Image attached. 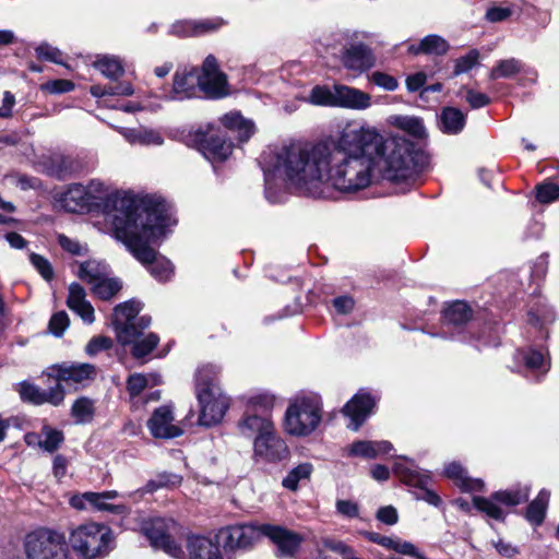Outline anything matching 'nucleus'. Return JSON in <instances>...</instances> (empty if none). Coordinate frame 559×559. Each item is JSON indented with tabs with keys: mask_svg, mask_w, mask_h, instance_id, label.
Returning a JSON list of instances; mask_svg holds the SVG:
<instances>
[{
	"mask_svg": "<svg viewBox=\"0 0 559 559\" xmlns=\"http://www.w3.org/2000/svg\"><path fill=\"white\" fill-rule=\"evenodd\" d=\"M381 133L348 123L336 142L284 146L275 168L298 186L325 183L341 193H355L370 186L377 167L376 154L383 148Z\"/></svg>",
	"mask_w": 559,
	"mask_h": 559,
	"instance_id": "obj_1",
	"label": "nucleus"
},
{
	"mask_svg": "<svg viewBox=\"0 0 559 559\" xmlns=\"http://www.w3.org/2000/svg\"><path fill=\"white\" fill-rule=\"evenodd\" d=\"M117 223L116 239L126 246L155 280L162 283L169 281L174 266L168 259L157 258V251L153 248L159 245L171 225L169 204L160 197L146 194L141 210L131 219L127 217Z\"/></svg>",
	"mask_w": 559,
	"mask_h": 559,
	"instance_id": "obj_2",
	"label": "nucleus"
},
{
	"mask_svg": "<svg viewBox=\"0 0 559 559\" xmlns=\"http://www.w3.org/2000/svg\"><path fill=\"white\" fill-rule=\"evenodd\" d=\"M440 324L451 340L477 349L501 344V324L487 309L464 299L448 300L440 310Z\"/></svg>",
	"mask_w": 559,
	"mask_h": 559,
	"instance_id": "obj_3",
	"label": "nucleus"
},
{
	"mask_svg": "<svg viewBox=\"0 0 559 559\" xmlns=\"http://www.w3.org/2000/svg\"><path fill=\"white\" fill-rule=\"evenodd\" d=\"M57 201L68 213L102 212L110 214L115 212L111 225L116 237L117 222L127 217L131 219L141 210L145 195L136 197L128 192L121 195L119 192H114L105 198H98L90 193L83 185L72 183L64 192L59 194Z\"/></svg>",
	"mask_w": 559,
	"mask_h": 559,
	"instance_id": "obj_4",
	"label": "nucleus"
},
{
	"mask_svg": "<svg viewBox=\"0 0 559 559\" xmlns=\"http://www.w3.org/2000/svg\"><path fill=\"white\" fill-rule=\"evenodd\" d=\"M381 140L384 146L382 153L376 156L384 157L383 178L395 185H413L429 165L426 143L415 142L406 136H392L385 140L382 134Z\"/></svg>",
	"mask_w": 559,
	"mask_h": 559,
	"instance_id": "obj_5",
	"label": "nucleus"
},
{
	"mask_svg": "<svg viewBox=\"0 0 559 559\" xmlns=\"http://www.w3.org/2000/svg\"><path fill=\"white\" fill-rule=\"evenodd\" d=\"M323 402L318 394H304L290 400L283 419L284 431L297 438L309 437L319 427Z\"/></svg>",
	"mask_w": 559,
	"mask_h": 559,
	"instance_id": "obj_6",
	"label": "nucleus"
},
{
	"mask_svg": "<svg viewBox=\"0 0 559 559\" xmlns=\"http://www.w3.org/2000/svg\"><path fill=\"white\" fill-rule=\"evenodd\" d=\"M195 394L200 405L199 424L212 427L222 421L229 408V399L216 389V378L205 368L195 374Z\"/></svg>",
	"mask_w": 559,
	"mask_h": 559,
	"instance_id": "obj_7",
	"label": "nucleus"
},
{
	"mask_svg": "<svg viewBox=\"0 0 559 559\" xmlns=\"http://www.w3.org/2000/svg\"><path fill=\"white\" fill-rule=\"evenodd\" d=\"M186 144L199 151L213 163L225 162L235 148L233 138L219 126L209 122L195 130H190L185 136Z\"/></svg>",
	"mask_w": 559,
	"mask_h": 559,
	"instance_id": "obj_8",
	"label": "nucleus"
},
{
	"mask_svg": "<svg viewBox=\"0 0 559 559\" xmlns=\"http://www.w3.org/2000/svg\"><path fill=\"white\" fill-rule=\"evenodd\" d=\"M114 536L105 524L85 523L72 531L70 545L82 559L107 556L112 549Z\"/></svg>",
	"mask_w": 559,
	"mask_h": 559,
	"instance_id": "obj_9",
	"label": "nucleus"
},
{
	"mask_svg": "<svg viewBox=\"0 0 559 559\" xmlns=\"http://www.w3.org/2000/svg\"><path fill=\"white\" fill-rule=\"evenodd\" d=\"M24 546L27 559H71L64 536L49 528L28 533Z\"/></svg>",
	"mask_w": 559,
	"mask_h": 559,
	"instance_id": "obj_10",
	"label": "nucleus"
},
{
	"mask_svg": "<svg viewBox=\"0 0 559 559\" xmlns=\"http://www.w3.org/2000/svg\"><path fill=\"white\" fill-rule=\"evenodd\" d=\"M530 490L527 486L518 485L511 489L493 491L488 498L474 496L473 506L488 518L503 523L506 522L507 513L499 504L516 507L525 503L528 501Z\"/></svg>",
	"mask_w": 559,
	"mask_h": 559,
	"instance_id": "obj_11",
	"label": "nucleus"
},
{
	"mask_svg": "<svg viewBox=\"0 0 559 559\" xmlns=\"http://www.w3.org/2000/svg\"><path fill=\"white\" fill-rule=\"evenodd\" d=\"M392 471L403 484L417 489V491L413 492L416 500H423L437 508L442 504L441 497L429 488L432 481L430 473H420L417 466H415L414 461L395 462Z\"/></svg>",
	"mask_w": 559,
	"mask_h": 559,
	"instance_id": "obj_12",
	"label": "nucleus"
},
{
	"mask_svg": "<svg viewBox=\"0 0 559 559\" xmlns=\"http://www.w3.org/2000/svg\"><path fill=\"white\" fill-rule=\"evenodd\" d=\"M261 524L241 523L221 527L216 539L222 542L226 555L237 550H250L254 543L262 537Z\"/></svg>",
	"mask_w": 559,
	"mask_h": 559,
	"instance_id": "obj_13",
	"label": "nucleus"
},
{
	"mask_svg": "<svg viewBox=\"0 0 559 559\" xmlns=\"http://www.w3.org/2000/svg\"><path fill=\"white\" fill-rule=\"evenodd\" d=\"M290 449L275 428L253 440V460L255 463L280 464L290 459Z\"/></svg>",
	"mask_w": 559,
	"mask_h": 559,
	"instance_id": "obj_14",
	"label": "nucleus"
},
{
	"mask_svg": "<svg viewBox=\"0 0 559 559\" xmlns=\"http://www.w3.org/2000/svg\"><path fill=\"white\" fill-rule=\"evenodd\" d=\"M141 532L153 548L160 549L174 558H180L183 555L180 544L170 534V525L167 520L163 518L148 519L142 523Z\"/></svg>",
	"mask_w": 559,
	"mask_h": 559,
	"instance_id": "obj_15",
	"label": "nucleus"
},
{
	"mask_svg": "<svg viewBox=\"0 0 559 559\" xmlns=\"http://www.w3.org/2000/svg\"><path fill=\"white\" fill-rule=\"evenodd\" d=\"M260 533L262 537H267L276 546L278 558L295 557L304 543V536L300 533L282 525L263 523Z\"/></svg>",
	"mask_w": 559,
	"mask_h": 559,
	"instance_id": "obj_16",
	"label": "nucleus"
},
{
	"mask_svg": "<svg viewBox=\"0 0 559 559\" xmlns=\"http://www.w3.org/2000/svg\"><path fill=\"white\" fill-rule=\"evenodd\" d=\"M45 174L59 181L81 176L85 170L84 162L72 155L52 154L44 159Z\"/></svg>",
	"mask_w": 559,
	"mask_h": 559,
	"instance_id": "obj_17",
	"label": "nucleus"
},
{
	"mask_svg": "<svg viewBox=\"0 0 559 559\" xmlns=\"http://www.w3.org/2000/svg\"><path fill=\"white\" fill-rule=\"evenodd\" d=\"M376 406L374 396L365 390H359L342 408L343 415L350 419L347 427L357 431L373 413Z\"/></svg>",
	"mask_w": 559,
	"mask_h": 559,
	"instance_id": "obj_18",
	"label": "nucleus"
},
{
	"mask_svg": "<svg viewBox=\"0 0 559 559\" xmlns=\"http://www.w3.org/2000/svg\"><path fill=\"white\" fill-rule=\"evenodd\" d=\"M174 414L170 406L162 405L154 409L147 420V428L156 439H174L183 433V430L173 425Z\"/></svg>",
	"mask_w": 559,
	"mask_h": 559,
	"instance_id": "obj_19",
	"label": "nucleus"
},
{
	"mask_svg": "<svg viewBox=\"0 0 559 559\" xmlns=\"http://www.w3.org/2000/svg\"><path fill=\"white\" fill-rule=\"evenodd\" d=\"M173 93L180 100L200 97L199 68H178L173 76Z\"/></svg>",
	"mask_w": 559,
	"mask_h": 559,
	"instance_id": "obj_20",
	"label": "nucleus"
},
{
	"mask_svg": "<svg viewBox=\"0 0 559 559\" xmlns=\"http://www.w3.org/2000/svg\"><path fill=\"white\" fill-rule=\"evenodd\" d=\"M48 377L56 379L57 383L74 382L82 383L85 380H94L97 376L96 366L88 362L82 364H56L50 368Z\"/></svg>",
	"mask_w": 559,
	"mask_h": 559,
	"instance_id": "obj_21",
	"label": "nucleus"
},
{
	"mask_svg": "<svg viewBox=\"0 0 559 559\" xmlns=\"http://www.w3.org/2000/svg\"><path fill=\"white\" fill-rule=\"evenodd\" d=\"M20 397L23 402L34 405H43L49 403L53 406L62 404L66 392L61 383H56L49 391H41L37 385L23 381L20 383Z\"/></svg>",
	"mask_w": 559,
	"mask_h": 559,
	"instance_id": "obj_22",
	"label": "nucleus"
},
{
	"mask_svg": "<svg viewBox=\"0 0 559 559\" xmlns=\"http://www.w3.org/2000/svg\"><path fill=\"white\" fill-rule=\"evenodd\" d=\"M359 535L370 543L378 544L389 550L412 559H429L423 551H420L413 543L404 540L401 537L384 536L377 532L360 531Z\"/></svg>",
	"mask_w": 559,
	"mask_h": 559,
	"instance_id": "obj_23",
	"label": "nucleus"
},
{
	"mask_svg": "<svg viewBox=\"0 0 559 559\" xmlns=\"http://www.w3.org/2000/svg\"><path fill=\"white\" fill-rule=\"evenodd\" d=\"M344 68L359 73L366 72L374 67L376 58L372 49L365 43L352 44L342 53Z\"/></svg>",
	"mask_w": 559,
	"mask_h": 559,
	"instance_id": "obj_24",
	"label": "nucleus"
},
{
	"mask_svg": "<svg viewBox=\"0 0 559 559\" xmlns=\"http://www.w3.org/2000/svg\"><path fill=\"white\" fill-rule=\"evenodd\" d=\"M219 127L238 143L248 142L255 131L252 120L245 118L240 111H229L219 118Z\"/></svg>",
	"mask_w": 559,
	"mask_h": 559,
	"instance_id": "obj_25",
	"label": "nucleus"
},
{
	"mask_svg": "<svg viewBox=\"0 0 559 559\" xmlns=\"http://www.w3.org/2000/svg\"><path fill=\"white\" fill-rule=\"evenodd\" d=\"M188 559H224L219 542L203 535H191L187 538Z\"/></svg>",
	"mask_w": 559,
	"mask_h": 559,
	"instance_id": "obj_26",
	"label": "nucleus"
},
{
	"mask_svg": "<svg viewBox=\"0 0 559 559\" xmlns=\"http://www.w3.org/2000/svg\"><path fill=\"white\" fill-rule=\"evenodd\" d=\"M451 46L449 41L440 35L429 34L421 38L418 44H412L407 48V52L412 56H445Z\"/></svg>",
	"mask_w": 559,
	"mask_h": 559,
	"instance_id": "obj_27",
	"label": "nucleus"
},
{
	"mask_svg": "<svg viewBox=\"0 0 559 559\" xmlns=\"http://www.w3.org/2000/svg\"><path fill=\"white\" fill-rule=\"evenodd\" d=\"M392 449L393 444L390 441L357 440L349 445L347 454L352 457L372 460L380 454H388Z\"/></svg>",
	"mask_w": 559,
	"mask_h": 559,
	"instance_id": "obj_28",
	"label": "nucleus"
},
{
	"mask_svg": "<svg viewBox=\"0 0 559 559\" xmlns=\"http://www.w3.org/2000/svg\"><path fill=\"white\" fill-rule=\"evenodd\" d=\"M201 97L211 100H218L230 94L226 74H216L209 78H200Z\"/></svg>",
	"mask_w": 559,
	"mask_h": 559,
	"instance_id": "obj_29",
	"label": "nucleus"
},
{
	"mask_svg": "<svg viewBox=\"0 0 559 559\" xmlns=\"http://www.w3.org/2000/svg\"><path fill=\"white\" fill-rule=\"evenodd\" d=\"M336 106L352 109H366L370 106V95L362 91L338 85L336 86Z\"/></svg>",
	"mask_w": 559,
	"mask_h": 559,
	"instance_id": "obj_30",
	"label": "nucleus"
},
{
	"mask_svg": "<svg viewBox=\"0 0 559 559\" xmlns=\"http://www.w3.org/2000/svg\"><path fill=\"white\" fill-rule=\"evenodd\" d=\"M466 124V116L461 109L447 106L441 109L438 127L444 134H459Z\"/></svg>",
	"mask_w": 559,
	"mask_h": 559,
	"instance_id": "obj_31",
	"label": "nucleus"
},
{
	"mask_svg": "<svg viewBox=\"0 0 559 559\" xmlns=\"http://www.w3.org/2000/svg\"><path fill=\"white\" fill-rule=\"evenodd\" d=\"M550 491L543 488L525 509L524 518L533 526H540L546 519Z\"/></svg>",
	"mask_w": 559,
	"mask_h": 559,
	"instance_id": "obj_32",
	"label": "nucleus"
},
{
	"mask_svg": "<svg viewBox=\"0 0 559 559\" xmlns=\"http://www.w3.org/2000/svg\"><path fill=\"white\" fill-rule=\"evenodd\" d=\"M556 320V313L554 309L542 302H536L527 311V323L538 330L540 333H545V337H548L547 325L554 323Z\"/></svg>",
	"mask_w": 559,
	"mask_h": 559,
	"instance_id": "obj_33",
	"label": "nucleus"
},
{
	"mask_svg": "<svg viewBox=\"0 0 559 559\" xmlns=\"http://www.w3.org/2000/svg\"><path fill=\"white\" fill-rule=\"evenodd\" d=\"M110 266L105 261L88 259L80 263L78 277L87 285H92L102 277L110 275Z\"/></svg>",
	"mask_w": 559,
	"mask_h": 559,
	"instance_id": "obj_34",
	"label": "nucleus"
},
{
	"mask_svg": "<svg viewBox=\"0 0 559 559\" xmlns=\"http://www.w3.org/2000/svg\"><path fill=\"white\" fill-rule=\"evenodd\" d=\"M90 286L91 293L96 298L103 301H108L122 289V282L118 277H110L109 275H106Z\"/></svg>",
	"mask_w": 559,
	"mask_h": 559,
	"instance_id": "obj_35",
	"label": "nucleus"
},
{
	"mask_svg": "<svg viewBox=\"0 0 559 559\" xmlns=\"http://www.w3.org/2000/svg\"><path fill=\"white\" fill-rule=\"evenodd\" d=\"M93 66L105 78L111 81H118L124 74V67L121 59L115 56L98 57Z\"/></svg>",
	"mask_w": 559,
	"mask_h": 559,
	"instance_id": "obj_36",
	"label": "nucleus"
},
{
	"mask_svg": "<svg viewBox=\"0 0 559 559\" xmlns=\"http://www.w3.org/2000/svg\"><path fill=\"white\" fill-rule=\"evenodd\" d=\"M90 93L96 98L104 96H131L134 93L130 82H117L116 84H95L90 87Z\"/></svg>",
	"mask_w": 559,
	"mask_h": 559,
	"instance_id": "obj_37",
	"label": "nucleus"
},
{
	"mask_svg": "<svg viewBox=\"0 0 559 559\" xmlns=\"http://www.w3.org/2000/svg\"><path fill=\"white\" fill-rule=\"evenodd\" d=\"M239 427L242 433L255 432L257 436H261L265 432L272 431L275 427L270 418L262 417L259 415H246L240 421Z\"/></svg>",
	"mask_w": 559,
	"mask_h": 559,
	"instance_id": "obj_38",
	"label": "nucleus"
},
{
	"mask_svg": "<svg viewBox=\"0 0 559 559\" xmlns=\"http://www.w3.org/2000/svg\"><path fill=\"white\" fill-rule=\"evenodd\" d=\"M313 471L311 463H300L292 468L288 474L283 478L282 486L290 491H296L299 487V481L309 479Z\"/></svg>",
	"mask_w": 559,
	"mask_h": 559,
	"instance_id": "obj_39",
	"label": "nucleus"
},
{
	"mask_svg": "<svg viewBox=\"0 0 559 559\" xmlns=\"http://www.w3.org/2000/svg\"><path fill=\"white\" fill-rule=\"evenodd\" d=\"M523 69V64L515 58L499 60L489 72L490 80L501 78L509 79L519 74Z\"/></svg>",
	"mask_w": 559,
	"mask_h": 559,
	"instance_id": "obj_40",
	"label": "nucleus"
},
{
	"mask_svg": "<svg viewBox=\"0 0 559 559\" xmlns=\"http://www.w3.org/2000/svg\"><path fill=\"white\" fill-rule=\"evenodd\" d=\"M397 126L400 129L405 131L408 135L418 140L417 142L425 143L427 139V132L424 126V121L418 117H397Z\"/></svg>",
	"mask_w": 559,
	"mask_h": 559,
	"instance_id": "obj_41",
	"label": "nucleus"
},
{
	"mask_svg": "<svg viewBox=\"0 0 559 559\" xmlns=\"http://www.w3.org/2000/svg\"><path fill=\"white\" fill-rule=\"evenodd\" d=\"M141 309H142V304L135 299H129L127 301L118 304L114 308V311L111 314V322L116 321V320H118L120 322L132 321L138 317Z\"/></svg>",
	"mask_w": 559,
	"mask_h": 559,
	"instance_id": "obj_42",
	"label": "nucleus"
},
{
	"mask_svg": "<svg viewBox=\"0 0 559 559\" xmlns=\"http://www.w3.org/2000/svg\"><path fill=\"white\" fill-rule=\"evenodd\" d=\"M95 415L94 402L87 396H80L71 407V416L76 423H90Z\"/></svg>",
	"mask_w": 559,
	"mask_h": 559,
	"instance_id": "obj_43",
	"label": "nucleus"
},
{
	"mask_svg": "<svg viewBox=\"0 0 559 559\" xmlns=\"http://www.w3.org/2000/svg\"><path fill=\"white\" fill-rule=\"evenodd\" d=\"M111 325L116 332L117 341L123 346L132 345L142 335L133 321L120 322L116 320L112 321Z\"/></svg>",
	"mask_w": 559,
	"mask_h": 559,
	"instance_id": "obj_44",
	"label": "nucleus"
},
{
	"mask_svg": "<svg viewBox=\"0 0 559 559\" xmlns=\"http://www.w3.org/2000/svg\"><path fill=\"white\" fill-rule=\"evenodd\" d=\"M158 343L159 336L156 333L151 332L145 337L135 340L132 343L130 353L133 358L142 359L150 355L157 347Z\"/></svg>",
	"mask_w": 559,
	"mask_h": 559,
	"instance_id": "obj_45",
	"label": "nucleus"
},
{
	"mask_svg": "<svg viewBox=\"0 0 559 559\" xmlns=\"http://www.w3.org/2000/svg\"><path fill=\"white\" fill-rule=\"evenodd\" d=\"M41 432L45 435V440L39 441L38 445L48 453L56 452L64 442V433L62 430L45 425Z\"/></svg>",
	"mask_w": 559,
	"mask_h": 559,
	"instance_id": "obj_46",
	"label": "nucleus"
},
{
	"mask_svg": "<svg viewBox=\"0 0 559 559\" xmlns=\"http://www.w3.org/2000/svg\"><path fill=\"white\" fill-rule=\"evenodd\" d=\"M535 199L542 204H548L559 200V185L544 181L535 187Z\"/></svg>",
	"mask_w": 559,
	"mask_h": 559,
	"instance_id": "obj_47",
	"label": "nucleus"
},
{
	"mask_svg": "<svg viewBox=\"0 0 559 559\" xmlns=\"http://www.w3.org/2000/svg\"><path fill=\"white\" fill-rule=\"evenodd\" d=\"M518 354L521 360L523 361L524 366L528 370H540L545 366L544 354L538 349L528 347L526 349L519 350Z\"/></svg>",
	"mask_w": 559,
	"mask_h": 559,
	"instance_id": "obj_48",
	"label": "nucleus"
},
{
	"mask_svg": "<svg viewBox=\"0 0 559 559\" xmlns=\"http://www.w3.org/2000/svg\"><path fill=\"white\" fill-rule=\"evenodd\" d=\"M337 92H332L328 86L316 85L311 90L310 100L319 106H336Z\"/></svg>",
	"mask_w": 559,
	"mask_h": 559,
	"instance_id": "obj_49",
	"label": "nucleus"
},
{
	"mask_svg": "<svg viewBox=\"0 0 559 559\" xmlns=\"http://www.w3.org/2000/svg\"><path fill=\"white\" fill-rule=\"evenodd\" d=\"M479 61V51L477 49H471L464 56L457 58L454 62V69L452 72V78L459 76L463 73H467L472 70Z\"/></svg>",
	"mask_w": 559,
	"mask_h": 559,
	"instance_id": "obj_50",
	"label": "nucleus"
},
{
	"mask_svg": "<svg viewBox=\"0 0 559 559\" xmlns=\"http://www.w3.org/2000/svg\"><path fill=\"white\" fill-rule=\"evenodd\" d=\"M148 380L143 373H131L127 378L126 389L131 400L140 396V394L147 388Z\"/></svg>",
	"mask_w": 559,
	"mask_h": 559,
	"instance_id": "obj_51",
	"label": "nucleus"
},
{
	"mask_svg": "<svg viewBox=\"0 0 559 559\" xmlns=\"http://www.w3.org/2000/svg\"><path fill=\"white\" fill-rule=\"evenodd\" d=\"M75 88V83L68 79L49 80L40 85V90L45 93L60 95L72 92Z\"/></svg>",
	"mask_w": 559,
	"mask_h": 559,
	"instance_id": "obj_52",
	"label": "nucleus"
},
{
	"mask_svg": "<svg viewBox=\"0 0 559 559\" xmlns=\"http://www.w3.org/2000/svg\"><path fill=\"white\" fill-rule=\"evenodd\" d=\"M29 262L45 281L50 282L53 280V267L47 258L41 254L32 252L29 254Z\"/></svg>",
	"mask_w": 559,
	"mask_h": 559,
	"instance_id": "obj_53",
	"label": "nucleus"
},
{
	"mask_svg": "<svg viewBox=\"0 0 559 559\" xmlns=\"http://www.w3.org/2000/svg\"><path fill=\"white\" fill-rule=\"evenodd\" d=\"M70 324V319L66 311H58L53 313L48 322L49 332L56 336L61 337Z\"/></svg>",
	"mask_w": 559,
	"mask_h": 559,
	"instance_id": "obj_54",
	"label": "nucleus"
},
{
	"mask_svg": "<svg viewBox=\"0 0 559 559\" xmlns=\"http://www.w3.org/2000/svg\"><path fill=\"white\" fill-rule=\"evenodd\" d=\"M36 58L40 61H49L56 64H63L61 60L62 52L56 48L50 46L47 43H43L35 48Z\"/></svg>",
	"mask_w": 559,
	"mask_h": 559,
	"instance_id": "obj_55",
	"label": "nucleus"
},
{
	"mask_svg": "<svg viewBox=\"0 0 559 559\" xmlns=\"http://www.w3.org/2000/svg\"><path fill=\"white\" fill-rule=\"evenodd\" d=\"M114 346L110 337L105 335L94 336L90 340L85 347V352L90 356H95L103 350H108Z\"/></svg>",
	"mask_w": 559,
	"mask_h": 559,
	"instance_id": "obj_56",
	"label": "nucleus"
},
{
	"mask_svg": "<svg viewBox=\"0 0 559 559\" xmlns=\"http://www.w3.org/2000/svg\"><path fill=\"white\" fill-rule=\"evenodd\" d=\"M371 81L373 84H376L379 87H382L383 90L388 92H393L397 88L399 82L397 79L394 78L391 74H388L385 72L376 71L371 75Z\"/></svg>",
	"mask_w": 559,
	"mask_h": 559,
	"instance_id": "obj_57",
	"label": "nucleus"
},
{
	"mask_svg": "<svg viewBox=\"0 0 559 559\" xmlns=\"http://www.w3.org/2000/svg\"><path fill=\"white\" fill-rule=\"evenodd\" d=\"M85 297L86 293L84 287L81 284L73 282L69 286L67 306L72 310L79 305L83 304L86 300Z\"/></svg>",
	"mask_w": 559,
	"mask_h": 559,
	"instance_id": "obj_58",
	"label": "nucleus"
},
{
	"mask_svg": "<svg viewBox=\"0 0 559 559\" xmlns=\"http://www.w3.org/2000/svg\"><path fill=\"white\" fill-rule=\"evenodd\" d=\"M462 492H483L485 483L479 478H472L465 474L456 484Z\"/></svg>",
	"mask_w": 559,
	"mask_h": 559,
	"instance_id": "obj_59",
	"label": "nucleus"
},
{
	"mask_svg": "<svg viewBox=\"0 0 559 559\" xmlns=\"http://www.w3.org/2000/svg\"><path fill=\"white\" fill-rule=\"evenodd\" d=\"M216 74H225L221 69L215 56L209 55L199 68V78H209Z\"/></svg>",
	"mask_w": 559,
	"mask_h": 559,
	"instance_id": "obj_60",
	"label": "nucleus"
},
{
	"mask_svg": "<svg viewBox=\"0 0 559 559\" xmlns=\"http://www.w3.org/2000/svg\"><path fill=\"white\" fill-rule=\"evenodd\" d=\"M465 99L472 109H479L491 103V99L487 94L476 92L473 88H466Z\"/></svg>",
	"mask_w": 559,
	"mask_h": 559,
	"instance_id": "obj_61",
	"label": "nucleus"
},
{
	"mask_svg": "<svg viewBox=\"0 0 559 559\" xmlns=\"http://www.w3.org/2000/svg\"><path fill=\"white\" fill-rule=\"evenodd\" d=\"M88 503L91 504V507H93L97 511L108 512V513L116 514V515H123L128 511V508L126 504L110 503L105 499H99L98 501L88 502Z\"/></svg>",
	"mask_w": 559,
	"mask_h": 559,
	"instance_id": "obj_62",
	"label": "nucleus"
},
{
	"mask_svg": "<svg viewBox=\"0 0 559 559\" xmlns=\"http://www.w3.org/2000/svg\"><path fill=\"white\" fill-rule=\"evenodd\" d=\"M324 546L333 552L341 555L344 559H355L353 547L342 540L326 539Z\"/></svg>",
	"mask_w": 559,
	"mask_h": 559,
	"instance_id": "obj_63",
	"label": "nucleus"
},
{
	"mask_svg": "<svg viewBox=\"0 0 559 559\" xmlns=\"http://www.w3.org/2000/svg\"><path fill=\"white\" fill-rule=\"evenodd\" d=\"M195 32V21H179L173 24V34L180 37H197Z\"/></svg>",
	"mask_w": 559,
	"mask_h": 559,
	"instance_id": "obj_64",
	"label": "nucleus"
}]
</instances>
